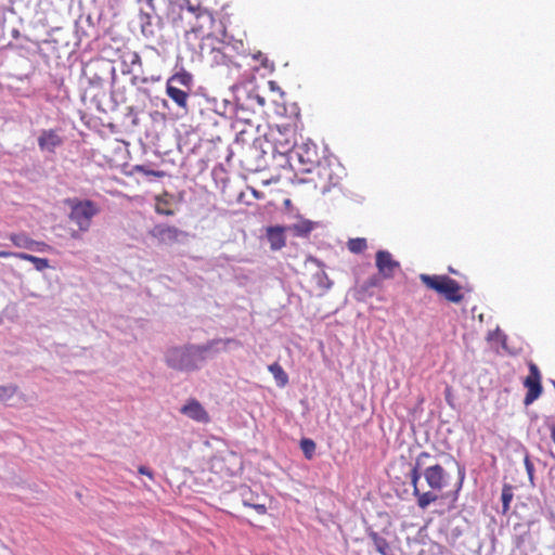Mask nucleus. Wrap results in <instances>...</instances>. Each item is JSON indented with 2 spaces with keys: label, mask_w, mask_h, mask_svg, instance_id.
<instances>
[{
  "label": "nucleus",
  "mask_w": 555,
  "mask_h": 555,
  "mask_svg": "<svg viewBox=\"0 0 555 555\" xmlns=\"http://www.w3.org/2000/svg\"><path fill=\"white\" fill-rule=\"evenodd\" d=\"M152 12L151 10L149 12H145L143 10L139 13V22L141 27V33L145 36H152L153 35V23H152Z\"/></svg>",
  "instance_id": "412c9836"
},
{
  "label": "nucleus",
  "mask_w": 555,
  "mask_h": 555,
  "mask_svg": "<svg viewBox=\"0 0 555 555\" xmlns=\"http://www.w3.org/2000/svg\"><path fill=\"white\" fill-rule=\"evenodd\" d=\"M295 146V141L291 139H285L283 142L280 140H275V147L281 154H286L293 150Z\"/></svg>",
  "instance_id": "cd10ccee"
},
{
  "label": "nucleus",
  "mask_w": 555,
  "mask_h": 555,
  "mask_svg": "<svg viewBox=\"0 0 555 555\" xmlns=\"http://www.w3.org/2000/svg\"><path fill=\"white\" fill-rule=\"evenodd\" d=\"M137 168H138V171H141V172H143L144 175H147V176H154V177H158V178L164 177V172L163 171L145 170L142 166H138Z\"/></svg>",
  "instance_id": "7c9ffc66"
},
{
  "label": "nucleus",
  "mask_w": 555,
  "mask_h": 555,
  "mask_svg": "<svg viewBox=\"0 0 555 555\" xmlns=\"http://www.w3.org/2000/svg\"><path fill=\"white\" fill-rule=\"evenodd\" d=\"M431 455L428 452H421L416 459L415 464L409 473V479L413 487V495L416 498L417 506L422 509H426L431 503L438 500L437 491L422 492L418 487L421 479V468L424 467L426 460L430 459Z\"/></svg>",
  "instance_id": "423d86ee"
},
{
  "label": "nucleus",
  "mask_w": 555,
  "mask_h": 555,
  "mask_svg": "<svg viewBox=\"0 0 555 555\" xmlns=\"http://www.w3.org/2000/svg\"><path fill=\"white\" fill-rule=\"evenodd\" d=\"M285 228L281 225L267 228V238L272 250H280L286 245Z\"/></svg>",
  "instance_id": "dca6fc26"
},
{
  "label": "nucleus",
  "mask_w": 555,
  "mask_h": 555,
  "mask_svg": "<svg viewBox=\"0 0 555 555\" xmlns=\"http://www.w3.org/2000/svg\"><path fill=\"white\" fill-rule=\"evenodd\" d=\"M254 57L259 60L260 57H262V54L259 52L258 54H255Z\"/></svg>",
  "instance_id": "4c0bfd02"
},
{
  "label": "nucleus",
  "mask_w": 555,
  "mask_h": 555,
  "mask_svg": "<svg viewBox=\"0 0 555 555\" xmlns=\"http://www.w3.org/2000/svg\"><path fill=\"white\" fill-rule=\"evenodd\" d=\"M375 264L383 279H392L400 269V262L395 260L387 250H378L375 256Z\"/></svg>",
  "instance_id": "f8f14e48"
},
{
  "label": "nucleus",
  "mask_w": 555,
  "mask_h": 555,
  "mask_svg": "<svg viewBox=\"0 0 555 555\" xmlns=\"http://www.w3.org/2000/svg\"><path fill=\"white\" fill-rule=\"evenodd\" d=\"M449 398H451V389L448 387L446 389V399H447L448 402H450Z\"/></svg>",
  "instance_id": "c9c22d12"
},
{
  "label": "nucleus",
  "mask_w": 555,
  "mask_h": 555,
  "mask_svg": "<svg viewBox=\"0 0 555 555\" xmlns=\"http://www.w3.org/2000/svg\"><path fill=\"white\" fill-rule=\"evenodd\" d=\"M524 463H525V467H526L528 477H529L530 481H532L533 480V476H534V465L531 462L529 455L525 456Z\"/></svg>",
  "instance_id": "c756f323"
},
{
  "label": "nucleus",
  "mask_w": 555,
  "mask_h": 555,
  "mask_svg": "<svg viewBox=\"0 0 555 555\" xmlns=\"http://www.w3.org/2000/svg\"><path fill=\"white\" fill-rule=\"evenodd\" d=\"M241 495L244 506L250 507L255 502H258V495L253 493L248 487H245L241 490Z\"/></svg>",
  "instance_id": "bb28decb"
},
{
  "label": "nucleus",
  "mask_w": 555,
  "mask_h": 555,
  "mask_svg": "<svg viewBox=\"0 0 555 555\" xmlns=\"http://www.w3.org/2000/svg\"><path fill=\"white\" fill-rule=\"evenodd\" d=\"M17 391L16 385L0 386V401L11 399Z\"/></svg>",
  "instance_id": "c85d7f7f"
},
{
  "label": "nucleus",
  "mask_w": 555,
  "mask_h": 555,
  "mask_svg": "<svg viewBox=\"0 0 555 555\" xmlns=\"http://www.w3.org/2000/svg\"><path fill=\"white\" fill-rule=\"evenodd\" d=\"M369 537L372 540V542H373V544L375 546V550L380 555H389L390 546H389V543L387 542V540L385 538H383L382 535H379L375 531H371L369 533Z\"/></svg>",
  "instance_id": "4be33fe9"
},
{
  "label": "nucleus",
  "mask_w": 555,
  "mask_h": 555,
  "mask_svg": "<svg viewBox=\"0 0 555 555\" xmlns=\"http://www.w3.org/2000/svg\"><path fill=\"white\" fill-rule=\"evenodd\" d=\"M14 251L9 250H0V258H10L13 257Z\"/></svg>",
  "instance_id": "f704fd0d"
},
{
  "label": "nucleus",
  "mask_w": 555,
  "mask_h": 555,
  "mask_svg": "<svg viewBox=\"0 0 555 555\" xmlns=\"http://www.w3.org/2000/svg\"><path fill=\"white\" fill-rule=\"evenodd\" d=\"M304 171L311 175L309 182L321 193L330 192L341 181L343 168L339 164L332 163L327 159L321 162L315 167H305Z\"/></svg>",
  "instance_id": "7ed1b4c3"
},
{
  "label": "nucleus",
  "mask_w": 555,
  "mask_h": 555,
  "mask_svg": "<svg viewBox=\"0 0 555 555\" xmlns=\"http://www.w3.org/2000/svg\"><path fill=\"white\" fill-rule=\"evenodd\" d=\"M551 438H552V440H553V441H554V443H555V425H554V426L552 427V429H551Z\"/></svg>",
  "instance_id": "e433bc0d"
},
{
  "label": "nucleus",
  "mask_w": 555,
  "mask_h": 555,
  "mask_svg": "<svg viewBox=\"0 0 555 555\" xmlns=\"http://www.w3.org/2000/svg\"><path fill=\"white\" fill-rule=\"evenodd\" d=\"M180 412L199 423H208L210 421L208 412L196 399H189L180 409Z\"/></svg>",
  "instance_id": "2eb2a0df"
},
{
  "label": "nucleus",
  "mask_w": 555,
  "mask_h": 555,
  "mask_svg": "<svg viewBox=\"0 0 555 555\" xmlns=\"http://www.w3.org/2000/svg\"><path fill=\"white\" fill-rule=\"evenodd\" d=\"M149 235L154 238L160 246L178 244L182 238L188 237L186 232L167 223L155 224L149 231Z\"/></svg>",
  "instance_id": "6e6552de"
},
{
  "label": "nucleus",
  "mask_w": 555,
  "mask_h": 555,
  "mask_svg": "<svg viewBox=\"0 0 555 555\" xmlns=\"http://www.w3.org/2000/svg\"><path fill=\"white\" fill-rule=\"evenodd\" d=\"M251 99L255 100L258 103V105L261 107H263L266 105L264 98L259 94L254 95Z\"/></svg>",
  "instance_id": "72a5a7b5"
},
{
  "label": "nucleus",
  "mask_w": 555,
  "mask_h": 555,
  "mask_svg": "<svg viewBox=\"0 0 555 555\" xmlns=\"http://www.w3.org/2000/svg\"><path fill=\"white\" fill-rule=\"evenodd\" d=\"M424 477L427 486L433 490L440 492L448 487L450 476L440 464H433L421 468V477Z\"/></svg>",
  "instance_id": "1a4fd4ad"
},
{
  "label": "nucleus",
  "mask_w": 555,
  "mask_h": 555,
  "mask_svg": "<svg viewBox=\"0 0 555 555\" xmlns=\"http://www.w3.org/2000/svg\"><path fill=\"white\" fill-rule=\"evenodd\" d=\"M513 487L511 485L505 483L502 488V512L503 514H506L511 507V502L513 500Z\"/></svg>",
  "instance_id": "5701e85b"
},
{
  "label": "nucleus",
  "mask_w": 555,
  "mask_h": 555,
  "mask_svg": "<svg viewBox=\"0 0 555 555\" xmlns=\"http://www.w3.org/2000/svg\"><path fill=\"white\" fill-rule=\"evenodd\" d=\"M420 280L428 287L442 295L448 301L459 304L463 300L462 287L455 280L448 275L421 274Z\"/></svg>",
  "instance_id": "39448f33"
},
{
  "label": "nucleus",
  "mask_w": 555,
  "mask_h": 555,
  "mask_svg": "<svg viewBox=\"0 0 555 555\" xmlns=\"http://www.w3.org/2000/svg\"><path fill=\"white\" fill-rule=\"evenodd\" d=\"M14 258L29 261L34 264L37 271H43L50 267L49 260L46 258H39L37 256L26 254V253H14Z\"/></svg>",
  "instance_id": "6ab92c4d"
},
{
  "label": "nucleus",
  "mask_w": 555,
  "mask_h": 555,
  "mask_svg": "<svg viewBox=\"0 0 555 555\" xmlns=\"http://www.w3.org/2000/svg\"><path fill=\"white\" fill-rule=\"evenodd\" d=\"M38 147L43 153L54 154L65 143L62 130L59 128L42 129L37 139Z\"/></svg>",
  "instance_id": "9d476101"
},
{
  "label": "nucleus",
  "mask_w": 555,
  "mask_h": 555,
  "mask_svg": "<svg viewBox=\"0 0 555 555\" xmlns=\"http://www.w3.org/2000/svg\"><path fill=\"white\" fill-rule=\"evenodd\" d=\"M382 285V276L372 275L366 281H364L357 289L358 299H364L367 296H372L371 292L373 288L380 287Z\"/></svg>",
  "instance_id": "f3484780"
},
{
  "label": "nucleus",
  "mask_w": 555,
  "mask_h": 555,
  "mask_svg": "<svg viewBox=\"0 0 555 555\" xmlns=\"http://www.w3.org/2000/svg\"><path fill=\"white\" fill-rule=\"evenodd\" d=\"M259 515H264L267 513V506L262 503L255 502L251 506Z\"/></svg>",
  "instance_id": "2f4dec72"
},
{
  "label": "nucleus",
  "mask_w": 555,
  "mask_h": 555,
  "mask_svg": "<svg viewBox=\"0 0 555 555\" xmlns=\"http://www.w3.org/2000/svg\"><path fill=\"white\" fill-rule=\"evenodd\" d=\"M313 230V223L309 220L300 221L292 227V231L297 236H305Z\"/></svg>",
  "instance_id": "b1692460"
},
{
  "label": "nucleus",
  "mask_w": 555,
  "mask_h": 555,
  "mask_svg": "<svg viewBox=\"0 0 555 555\" xmlns=\"http://www.w3.org/2000/svg\"><path fill=\"white\" fill-rule=\"evenodd\" d=\"M315 442L312 439L304 438L300 440V449L307 460H311L315 453Z\"/></svg>",
  "instance_id": "393cba45"
},
{
  "label": "nucleus",
  "mask_w": 555,
  "mask_h": 555,
  "mask_svg": "<svg viewBox=\"0 0 555 555\" xmlns=\"http://www.w3.org/2000/svg\"><path fill=\"white\" fill-rule=\"evenodd\" d=\"M69 219L78 225L80 231H88L92 218L100 211L96 204L90 199H73L69 201Z\"/></svg>",
  "instance_id": "0eeeda50"
},
{
  "label": "nucleus",
  "mask_w": 555,
  "mask_h": 555,
  "mask_svg": "<svg viewBox=\"0 0 555 555\" xmlns=\"http://www.w3.org/2000/svg\"><path fill=\"white\" fill-rule=\"evenodd\" d=\"M222 344L223 349L229 345L241 347L242 343L235 338H218L207 341L205 345H189L184 347H173L168 350L166 362L168 366L178 371H194L197 366V360L203 361L204 354Z\"/></svg>",
  "instance_id": "f257e3e1"
},
{
  "label": "nucleus",
  "mask_w": 555,
  "mask_h": 555,
  "mask_svg": "<svg viewBox=\"0 0 555 555\" xmlns=\"http://www.w3.org/2000/svg\"><path fill=\"white\" fill-rule=\"evenodd\" d=\"M208 1L209 0H204V3H208ZM181 8L185 9L195 17V22L191 26V31L202 38L201 48L204 49L206 46H210L211 50L219 49L215 43L221 44L222 40L211 33V28L215 25V8L208 4L203 5V3L195 5L190 0H183Z\"/></svg>",
  "instance_id": "f03ea898"
},
{
  "label": "nucleus",
  "mask_w": 555,
  "mask_h": 555,
  "mask_svg": "<svg viewBox=\"0 0 555 555\" xmlns=\"http://www.w3.org/2000/svg\"><path fill=\"white\" fill-rule=\"evenodd\" d=\"M348 249L353 254H360L364 251L367 247V243L365 238L357 237L350 238L347 243Z\"/></svg>",
  "instance_id": "a878e982"
},
{
  "label": "nucleus",
  "mask_w": 555,
  "mask_h": 555,
  "mask_svg": "<svg viewBox=\"0 0 555 555\" xmlns=\"http://www.w3.org/2000/svg\"><path fill=\"white\" fill-rule=\"evenodd\" d=\"M296 153L299 162L306 167H315L321 163L318 146L311 141L300 144Z\"/></svg>",
  "instance_id": "4468645a"
},
{
  "label": "nucleus",
  "mask_w": 555,
  "mask_h": 555,
  "mask_svg": "<svg viewBox=\"0 0 555 555\" xmlns=\"http://www.w3.org/2000/svg\"><path fill=\"white\" fill-rule=\"evenodd\" d=\"M138 472H139V474H141V475H145V476H147L150 479H154V474H153V472H152L150 468H147L146 466L141 465V466L138 468Z\"/></svg>",
  "instance_id": "473e14b6"
},
{
  "label": "nucleus",
  "mask_w": 555,
  "mask_h": 555,
  "mask_svg": "<svg viewBox=\"0 0 555 555\" xmlns=\"http://www.w3.org/2000/svg\"><path fill=\"white\" fill-rule=\"evenodd\" d=\"M9 240L17 248L29 249L38 253L52 250V247L49 244L42 241H35L26 233H12L9 235Z\"/></svg>",
  "instance_id": "ddd939ff"
},
{
  "label": "nucleus",
  "mask_w": 555,
  "mask_h": 555,
  "mask_svg": "<svg viewBox=\"0 0 555 555\" xmlns=\"http://www.w3.org/2000/svg\"><path fill=\"white\" fill-rule=\"evenodd\" d=\"M193 86V76L181 70L170 76L166 81V94L178 107L188 111V103Z\"/></svg>",
  "instance_id": "20e7f679"
},
{
  "label": "nucleus",
  "mask_w": 555,
  "mask_h": 555,
  "mask_svg": "<svg viewBox=\"0 0 555 555\" xmlns=\"http://www.w3.org/2000/svg\"><path fill=\"white\" fill-rule=\"evenodd\" d=\"M170 195L168 192H164V194L156 196L155 198V211L162 216H173L175 211L170 208Z\"/></svg>",
  "instance_id": "a211bd4d"
},
{
  "label": "nucleus",
  "mask_w": 555,
  "mask_h": 555,
  "mask_svg": "<svg viewBox=\"0 0 555 555\" xmlns=\"http://www.w3.org/2000/svg\"><path fill=\"white\" fill-rule=\"evenodd\" d=\"M524 385L527 388L524 403L529 405L542 393L541 374L538 366L532 362L529 364V375L525 378Z\"/></svg>",
  "instance_id": "9b49d317"
},
{
  "label": "nucleus",
  "mask_w": 555,
  "mask_h": 555,
  "mask_svg": "<svg viewBox=\"0 0 555 555\" xmlns=\"http://www.w3.org/2000/svg\"><path fill=\"white\" fill-rule=\"evenodd\" d=\"M268 370L273 375L280 388H284L288 384V375L278 362L270 364Z\"/></svg>",
  "instance_id": "aec40b11"
}]
</instances>
